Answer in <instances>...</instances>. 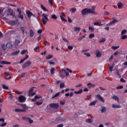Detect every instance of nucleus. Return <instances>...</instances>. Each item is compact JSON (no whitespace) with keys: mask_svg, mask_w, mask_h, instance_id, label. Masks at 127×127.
<instances>
[{"mask_svg":"<svg viewBox=\"0 0 127 127\" xmlns=\"http://www.w3.org/2000/svg\"><path fill=\"white\" fill-rule=\"evenodd\" d=\"M42 21L44 25L46 24L47 22L49 21L48 16L49 15L45 13H43L42 15Z\"/></svg>","mask_w":127,"mask_h":127,"instance_id":"nucleus-1","label":"nucleus"},{"mask_svg":"<svg viewBox=\"0 0 127 127\" xmlns=\"http://www.w3.org/2000/svg\"><path fill=\"white\" fill-rule=\"evenodd\" d=\"M91 12V11L90 8H84L81 11V14L82 15H86L87 14H90Z\"/></svg>","mask_w":127,"mask_h":127,"instance_id":"nucleus-2","label":"nucleus"},{"mask_svg":"<svg viewBox=\"0 0 127 127\" xmlns=\"http://www.w3.org/2000/svg\"><path fill=\"white\" fill-rule=\"evenodd\" d=\"M18 100L20 103H24L26 101V97L23 95H21L19 96Z\"/></svg>","mask_w":127,"mask_h":127,"instance_id":"nucleus-3","label":"nucleus"},{"mask_svg":"<svg viewBox=\"0 0 127 127\" xmlns=\"http://www.w3.org/2000/svg\"><path fill=\"white\" fill-rule=\"evenodd\" d=\"M17 11L18 12V15L17 17L20 18L21 20H23L24 17L23 14H22V11L19 8H17Z\"/></svg>","mask_w":127,"mask_h":127,"instance_id":"nucleus-4","label":"nucleus"},{"mask_svg":"<svg viewBox=\"0 0 127 127\" xmlns=\"http://www.w3.org/2000/svg\"><path fill=\"white\" fill-rule=\"evenodd\" d=\"M31 62L30 61H28L25 64H23V65L22 66V68L23 69H25L28 67H30V65H31Z\"/></svg>","mask_w":127,"mask_h":127,"instance_id":"nucleus-5","label":"nucleus"},{"mask_svg":"<svg viewBox=\"0 0 127 127\" xmlns=\"http://www.w3.org/2000/svg\"><path fill=\"white\" fill-rule=\"evenodd\" d=\"M22 119L26 122H29V124H31L33 123V120H32L31 118L29 117H22Z\"/></svg>","mask_w":127,"mask_h":127,"instance_id":"nucleus-6","label":"nucleus"},{"mask_svg":"<svg viewBox=\"0 0 127 127\" xmlns=\"http://www.w3.org/2000/svg\"><path fill=\"white\" fill-rule=\"evenodd\" d=\"M50 107L51 108L57 109L59 107V105L58 103H52L50 104Z\"/></svg>","mask_w":127,"mask_h":127,"instance_id":"nucleus-7","label":"nucleus"},{"mask_svg":"<svg viewBox=\"0 0 127 127\" xmlns=\"http://www.w3.org/2000/svg\"><path fill=\"white\" fill-rule=\"evenodd\" d=\"M96 98L102 103H105V100H104L103 98L101 96L100 94H97Z\"/></svg>","mask_w":127,"mask_h":127,"instance_id":"nucleus-8","label":"nucleus"},{"mask_svg":"<svg viewBox=\"0 0 127 127\" xmlns=\"http://www.w3.org/2000/svg\"><path fill=\"white\" fill-rule=\"evenodd\" d=\"M118 22L119 20L113 18V21H111L109 24H107V26H108V25H112L113 24H114L115 23H118Z\"/></svg>","mask_w":127,"mask_h":127,"instance_id":"nucleus-9","label":"nucleus"},{"mask_svg":"<svg viewBox=\"0 0 127 127\" xmlns=\"http://www.w3.org/2000/svg\"><path fill=\"white\" fill-rule=\"evenodd\" d=\"M29 57V56H28V55H26L25 58H24L23 59H21L20 62H19V64H21L22 63H23V62H24V61H25V60L28 59V58Z\"/></svg>","mask_w":127,"mask_h":127,"instance_id":"nucleus-10","label":"nucleus"},{"mask_svg":"<svg viewBox=\"0 0 127 127\" xmlns=\"http://www.w3.org/2000/svg\"><path fill=\"white\" fill-rule=\"evenodd\" d=\"M20 30L22 32L23 35L25 36V34H27V32L26 31V30L24 28V27H21Z\"/></svg>","mask_w":127,"mask_h":127,"instance_id":"nucleus-11","label":"nucleus"},{"mask_svg":"<svg viewBox=\"0 0 127 127\" xmlns=\"http://www.w3.org/2000/svg\"><path fill=\"white\" fill-rule=\"evenodd\" d=\"M7 23L10 25H15L16 22V21H14V20H10V21H8Z\"/></svg>","mask_w":127,"mask_h":127,"instance_id":"nucleus-12","label":"nucleus"},{"mask_svg":"<svg viewBox=\"0 0 127 127\" xmlns=\"http://www.w3.org/2000/svg\"><path fill=\"white\" fill-rule=\"evenodd\" d=\"M26 14L29 18H30L31 16L33 15L32 12H31L30 11L27 10L26 11Z\"/></svg>","mask_w":127,"mask_h":127,"instance_id":"nucleus-13","label":"nucleus"},{"mask_svg":"<svg viewBox=\"0 0 127 127\" xmlns=\"http://www.w3.org/2000/svg\"><path fill=\"white\" fill-rule=\"evenodd\" d=\"M95 55H96L97 58H99L101 57V54L100 52V51L98 50H96V51L95 52Z\"/></svg>","mask_w":127,"mask_h":127,"instance_id":"nucleus-14","label":"nucleus"},{"mask_svg":"<svg viewBox=\"0 0 127 127\" xmlns=\"http://www.w3.org/2000/svg\"><path fill=\"white\" fill-rule=\"evenodd\" d=\"M1 64H3L4 65H10V64H11V63H10L9 62H6L4 61H2L1 62Z\"/></svg>","mask_w":127,"mask_h":127,"instance_id":"nucleus-15","label":"nucleus"},{"mask_svg":"<svg viewBox=\"0 0 127 127\" xmlns=\"http://www.w3.org/2000/svg\"><path fill=\"white\" fill-rule=\"evenodd\" d=\"M6 44H7V48H8V49H10L12 48V47L13 46L12 44H11V43L10 42H8Z\"/></svg>","mask_w":127,"mask_h":127,"instance_id":"nucleus-16","label":"nucleus"},{"mask_svg":"<svg viewBox=\"0 0 127 127\" xmlns=\"http://www.w3.org/2000/svg\"><path fill=\"white\" fill-rule=\"evenodd\" d=\"M112 108L116 109H120L121 108V106L120 105L113 104Z\"/></svg>","mask_w":127,"mask_h":127,"instance_id":"nucleus-17","label":"nucleus"},{"mask_svg":"<svg viewBox=\"0 0 127 127\" xmlns=\"http://www.w3.org/2000/svg\"><path fill=\"white\" fill-rule=\"evenodd\" d=\"M117 6L119 9H121L123 6V4L121 1H119L117 4Z\"/></svg>","mask_w":127,"mask_h":127,"instance_id":"nucleus-18","label":"nucleus"},{"mask_svg":"<svg viewBox=\"0 0 127 127\" xmlns=\"http://www.w3.org/2000/svg\"><path fill=\"white\" fill-rule=\"evenodd\" d=\"M97 102V100H95V101H93L92 102H91L90 103H89V105L90 106H95L96 103Z\"/></svg>","mask_w":127,"mask_h":127,"instance_id":"nucleus-19","label":"nucleus"},{"mask_svg":"<svg viewBox=\"0 0 127 127\" xmlns=\"http://www.w3.org/2000/svg\"><path fill=\"white\" fill-rule=\"evenodd\" d=\"M26 112V110L24 109H16V112Z\"/></svg>","mask_w":127,"mask_h":127,"instance_id":"nucleus-20","label":"nucleus"},{"mask_svg":"<svg viewBox=\"0 0 127 127\" xmlns=\"http://www.w3.org/2000/svg\"><path fill=\"white\" fill-rule=\"evenodd\" d=\"M82 91H83V90L81 89H79V90H78V91H75L74 92V94H81V93L82 92Z\"/></svg>","mask_w":127,"mask_h":127,"instance_id":"nucleus-21","label":"nucleus"},{"mask_svg":"<svg viewBox=\"0 0 127 127\" xmlns=\"http://www.w3.org/2000/svg\"><path fill=\"white\" fill-rule=\"evenodd\" d=\"M30 36L31 37H33V36H34V32H33V30L32 29H30Z\"/></svg>","mask_w":127,"mask_h":127,"instance_id":"nucleus-22","label":"nucleus"},{"mask_svg":"<svg viewBox=\"0 0 127 127\" xmlns=\"http://www.w3.org/2000/svg\"><path fill=\"white\" fill-rule=\"evenodd\" d=\"M115 66V64H112V65L109 67V71L110 72L113 71V68Z\"/></svg>","mask_w":127,"mask_h":127,"instance_id":"nucleus-23","label":"nucleus"},{"mask_svg":"<svg viewBox=\"0 0 127 127\" xmlns=\"http://www.w3.org/2000/svg\"><path fill=\"white\" fill-rule=\"evenodd\" d=\"M80 29H81L80 27H74L73 28L74 31L75 32H79Z\"/></svg>","mask_w":127,"mask_h":127,"instance_id":"nucleus-24","label":"nucleus"},{"mask_svg":"<svg viewBox=\"0 0 127 127\" xmlns=\"http://www.w3.org/2000/svg\"><path fill=\"white\" fill-rule=\"evenodd\" d=\"M55 67H52L51 70H50V72L51 75H54L55 73Z\"/></svg>","mask_w":127,"mask_h":127,"instance_id":"nucleus-25","label":"nucleus"},{"mask_svg":"<svg viewBox=\"0 0 127 127\" xmlns=\"http://www.w3.org/2000/svg\"><path fill=\"white\" fill-rule=\"evenodd\" d=\"M53 57V55L49 54L47 56H46V60H50V59H52Z\"/></svg>","mask_w":127,"mask_h":127,"instance_id":"nucleus-26","label":"nucleus"},{"mask_svg":"<svg viewBox=\"0 0 127 127\" xmlns=\"http://www.w3.org/2000/svg\"><path fill=\"white\" fill-rule=\"evenodd\" d=\"M95 6H92V9H91V12H90V14H95Z\"/></svg>","mask_w":127,"mask_h":127,"instance_id":"nucleus-27","label":"nucleus"},{"mask_svg":"<svg viewBox=\"0 0 127 127\" xmlns=\"http://www.w3.org/2000/svg\"><path fill=\"white\" fill-rule=\"evenodd\" d=\"M64 72H65V76L68 77V76H69V73H68L67 71H66V70H65V69H62L61 70V72H64Z\"/></svg>","mask_w":127,"mask_h":127,"instance_id":"nucleus-28","label":"nucleus"},{"mask_svg":"<svg viewBox=\"0 0 127 127\" xmlns=\"http://www.w3.org/2000/svg\"><path fill=\"white\" fill-rule=\"evenodd\" d=\"M60 92H57V93L55 94V95H54V96H53L52 97V98L53 99V98H55L56 97H58L59 96H60Z\"/></svg>","mask_w":127,"mask_h":127,"instance_id":"nucleus-29","label":"nucleus"},{"mask_svg":"<svg viewBox=\"0 0 127 127\" xmlns=\"http://www.w3.org/2000/svg\"><path fill=\"white\" fill-rule=\"evenodd\" d=\"M1 47L3 50H6V49L7 48V44H2Z\"/></svg>","mask_w":127,"mask_h":127,"instance_id":"nucleus-30","label":"nucleus"},{"mask_svg":"<svg viewBox=\"0 0 127 127\" xmlns=\"http://www.w3.org/2000/svg\"><path fill=\"white\" fill-rule=\"evenodd\" d=\"M106 111V108L105 106H102L101 107V112L102 113Z\"/></svg>","mask_w":127,"mask_h":127,"instance_id":"nucleus-31","label":"nucleus"},{"mask_svg":"<svg viewBox=\"0 0 127 127\" xmlns=\"http://www.w3.org/2000/svg\"><path fill=\"white\" fill-rule=\"evenodd\" d=\"M106 41V38H102V39L99 40V43H104Z\"/></svg>","mask_w":127,"mask_h":127,"instance_id":"nucleus-32","label":"nucleus"},{"mask_svg":"<svg viewBox=\"0 0 127 127\" xmlns=\"http://www.w3.org/2000/svg\"><path fill=\"white\" fill-rule=\"evenodd\" d=\"M83 38H85V35H83L81 37H79L78 38V41H81Z\"/></svg>","mask_w":127,"mask_h":127,"instance_id":"nucleus-33","label":"nucleus"},{"mask_svg":"<svg viewBox=\"0 0 127 127\" xmlns=\"http://www.w3.org/2000/svg\"><path fill=\"white\" fill-rule=\"evenodd\" d=\"M41 7L44 11H48V9H47L42 4L41 5Z\"/></svg>","mask_w":127,"mask_h":127,"instance_id":"nucleus-34","label":"nucleus"},{"mask_svg":"<svg viewBox=\"0 0 127 127\" xmlns=\"http://www.w3.org/2000/svg\"><path fill=\"white\" fill-rule=\"evenodd\" d=\"M76 8H72L70 10V12H71L72 13H73L76 12Z\"/></svg>","mask_w":127,"mask_h":127,"instance_id":"nucleus-35","label":"nucleus"},{"mask_svg":"<svg viewBox=\"0 0 127 127\" xmlns=\"http://www.w3.org/2000/svg\"><path fill=\"white\" fill-rule=\"evenodd\" d=\"M87 85L89 88L95 87V84H92L91 83H88Z\"/></svg>","mask_w":127,"mask_h":127,"instance_id":"nucleus-36","label":"nucleus"},{"mask_svg":"<svg viewBox=\"0 0 127 127\" xmlns=\"http://www.w3.org/2000/svg\"><path fill=\"white\" fill-rule=\"evenodd\" d=\"M2 87L4 90H8V86H6L4 84H2Z\"/></svg>","mask_w":127,"mask_h":127,"instance_id":"nucleus-37","label":"nucleus"},{"mask_svg":"<svg viewBox=\"0 0 127 127\" xmlns=\"http://www.w3.org/2000/svg\"><path fill=\"white\" fill-rule=\"evenodd\" d=\"M116 73L117 75H118L119 76V77L120 78H121V75L119 73V70L118 69H117L116 70Z\"/></svg>","mask_w":127,"mask_h":127,"instance_id":"nucleus-38","label":"nucleus"},{"mask_svg":"<svg viewBox=\"0 0 127 127\" xmlns=\"http://www.w3.org/2000/svg\"><path fill=\"white\" fill-rule=\"evenodd\" d=\"M113 98L114 100H115L116 101H118L119 100V97L116 95H114V96L113 97Z\"/></svg>","mask_w":127,"mask_h":127,"instance_id":"nucleus-39","label":"nucleus"},{"mask_svg":"<svg viewBox=\"0 0 127 127\" xmlns=\"http://www.w3.org/2000/svg\"><path fill=\"white\" fill-rule=\"evenodd\" d=\"M9 33L10 34H15V33H16V30H13L10 31Z\"/></svg>","mask_w":127,"mask_h":127,"instance_id":"nucleus-40","label":"nucleus"},{"mask_svg":"<svg viewBox=\"0 0 127 127\" xmlns=\"http://www.w3.org/2000/svg\"><path fill=\"white\" fill-rule=\"evenodd\" d=\"M9 12L10 13V15L14 17V15H13V12L11 9H9Z\"/></svg>","mask_w":127,"mask_h":127,"instance_id":"nucleus-41","label":"nucleus"},{"mask_svg":"<svg viewBox=\"0 0 127 127\" xmlns=\"http://www.w3.org/2000/svg\"><path fill=\"white\" fill-rule=\"evenodd\" d=\"M94 36H95V35H94V33H91L89 35V39H92V38H94Z\"/></svg>","mask_w":127,"mask_h":127,"instance_id":"nucleus-42","label":"nucleus"},{"mask_svg":"<svg viewBox=\"0 0 127 127\" xmlns=\"http://www.w3.org/2000/svg\"><path fill=\"white\" fill-rule=\"evenodd\" d=\"M51 18H52V19H54V20H56L58 18L57 16L55 14L52 15L51 16Z\"/></svg>","mask_w":127,"mask_h":127,"instance_id":"nucleus-43","label":"nucleus"},{"mask_svg":"<svg viewBox=\"0 0 127 127\" xmlns=\"http://www.w3.org/2000/svg\"><path fill=\"white\" fill-rule=\"evenodd\" d=\"M40 50V47L39 46H37L35 48H34V51L35 52H37V50Z\"/></svg>","mask_w":127,"mask_h":127,"instance_id":"nucleus-44","label":"nucleus"},{"mask_svg":"<svg viewBox=\"0 0 127 127\" xmlns=\"http://www.w3.org/2000/svg\"><path fill=\"white\" fill-rule=\"evenodd\" d=\"M60 18L63 22H66L67 20L64 17L60 16Z\"/></svg>","mask_w":127,"mask_h":127,"instance_id":"nucleus-45","label":"nucleus"},{"mask_svg":"<svg viewBox=\"0 0 127 127\" xmlns=\"http://www.w3.org/2000/svg\"><path fill=\"white\" fill-rule=\"evenodd\" d=\"M94 25L101 26L102 25V24L99 23L98 22H96L94 23Z\"/></svg>","mask_w":127,"mask_h":127,"instance_id":"nucleus-46","label":"nucleus"},{"mask_svg":"<svg viewBox=\"0 0 127 127\" xmlns=\"http://www.w3.org/2000/svg\"><path fill=\"white\" fill-rule=\"evenodd\" d=\"M35 87H31V89L29 90V94L31 93V92H33L34 91Z\"/></svg>","mask_w":127,"mask_h":127,"instance_id":"nucleus-47","label":"nucleus"},{"mask_svg":"<svg viewBox=\"0 0 127 127\" xmlns=\"http://www.w3.org/2000/svg\"><path fill=\"white\" fill-rule=\"evenodd\" d=\"M120 46H113L112 47V49L114 50H116L117 49H118L119 48Z\"/></svg>","mask_w":127,"mask_h":127,"instance_id":"nucleus-48","label":"nucleus"},{"mask_svg":"<svg viewBox=\"0 0 127 127\" xmlns=\"http://www.w3.org/2000/svg\"><path fill=\"white\" fill-rule=\"evenodd\" d=\"M127 38V35H124L122 36L121 37V39L123 40H125Z\"/></svg>","mask_w":127,"mask_h":127,"instance_id":"nucleus-49","label":"nucleus"},{"mask_svg":"<svg viewBox=\"0 0 127 127\" xmlns=\"http://www.w3.org/2000/svg\"><path fill=\"white\" fill-rule=\"evenodd\" d=\"M64 86H65V84L64 82H62L60 83V88H64Z\"/></svg>","mask_w":127,"mask_h":127,"instance_id":"nucleus-50","label":"nucleus"},{"mask_svg":"<svg viewBox=\"0 0 127 127\" xmlns=\"http://www.w3.org/2000/svg\"><path fill=\"white\" fill-rule=\"evenodd\" d=\"M27 52V50H23L21 52V55H24V54H25V53H26Z\"/></svg>","mask_w":127,"mask_h":127,"instance_id":"nucleus-51","label":"nucleus"},{"mask_svg":"<svg viewBox=\"0 0 127 127\" xmlns=\"http://www.w3.org/2000/svg\"><path fill=\"white\" fill-rule=\"evenodd\" d=\"M88 29L92 32H93L94 31V28L91 26H89Z\"/></svg>","mask_w":127,"mask_h":127,"instance_id":"nucleus-52","label":"nucleus"},{"mask_svg":"<svg viewBox=\"0 0 127 127\" xmlns=\"http://www.w3.org/2000/svg\"><path fill=\"white\" fill-rule=\"evenodd\" d=\"M49 4H50V6H53L54 5L52 0H48Z\"/></svg>","mask_w":127,"mask_h":127,"instance_id":"nucleus-53","label":"nucleus"},{"mask_svg":"<svg viewBox=\"0 0 127 127\" xmlns=\"http://www.w3.org/2000/svg\"><path fill=\"white\" fill-rule=\"evenodd\" d=\"M124 88V86L123 85L118 86L116 87L117 89H122Z\"/></svg>","mask_w":127,"mask_h":127,"instance_id":"nucleus-54","label":"nucleus"},{"mask_svg":"<svg viewBox=\"0 0 127 127\" xmlns=\"http://www.w3.org/2000/svg\"><path fill=\"white\" fill-rule=\"evenodd\" d=\"M35 94H36V93H35V92H33L32 93H29V96H34L35 95Z\"/></svg>","mask_w":127,"mask_h":127,"instance_id":"nucleus-55","label":"nucleus"},{"mask_svg":"<svg viewBox=\"0 0 127 127\" xmlns=\"http://www.w3.org/2000/svg\"><path fill=\"white\" fill-rule=\"evenodd\" d=\"M21 106L22 107H23V108L24 109H26L27 108V106H26V104H20Z\"/></svg>","mask_w":127,"mask_h":127,"instance_id":"nucleus-56","label":"nucleus"},{"mask_svg":"<svg viewBox=\"0 0 127 127\" xmlns=\"http://www.w3.org/2000/svg\"><path fill=\"white\" fill-rule=\"evenodd\" d=\"M86 122L89 124H90L91 123V120L90 119H86L85 120Z\"/></svg>","mask_w":127,"mask_h":127,"instance_id":"nucleus-57","label":"nucleus"},{"mask_svg":"<svg viewBox=\"0 0 127 127\" xmlns=\"http://www.w3.org/2000/svg\"><path fill=\"white\" fill-rule=\"evenodd\" d=\"M7 123H2L0 125V127H5V126H6Z\"/></svg>","mask_w":127,"mask_h":127,"instance_id":"nucleus-58","label":"nucleus"},{"mask_svg":"<svg viewBox=\"0 0 127 127\" xmlns=\"http://www.w3.org/2000/svg\"><path fill=\"white\" fill-rule=\"evenodd\" d=\"M68 49L70 51H71L73 50V47L72 46H68Z\"/></svg>","mask_w":127,"mask_h":127,"instance_id":"nucleus-59","label":"nucleus"},{"mask_svg":"<svg viewBox=\"0 0 127 127\" xmlns=\"http://www.w3.org/2000/svg\"><path fill=\"white\" fill-rule=\"evenodd\" d=\"M84 54V55H86L87 57H90L91 56L89 53H85Z\"/></svg>","mask_w":127,"mask_h":127,"instance_id":"nucleus-60","label":"nucleus"},{"mask_svg":"<svg viewBox=\"0 0 127 127\" xmlns=\"http://www.w3.org/2000/svg\"><path fill=\"white\" fill-rule=\"evenodd\" d=\"M126 32H127V30L124 29V30H123L121 32V34H122V35L125 34L126 33Z\"/></svg>","mask_w":127,"mask_h":127,"instance_id":"nucleus-61","label":"nucleus"},{"mask_svg":"<svg viewBox=\"0 0 127 127\" xmlns=\"http://www.w3.org/2000/svg\"><path fill=\"white\" fill-rule=\"evenodd\" d=\"M36 105L39 106L42 104V102H38L37 101L36 102Z\"/></svg>","mask_w":127,"mask_h":127,"instance_id":"nucleus-62","label":"nucleus"},{"mask_svg":"<svg viewBox=\"0 0 127 127\" xmlns=\"http://www.w3.org/2000/svg\"><path fill=\"white\" fill-rule=\"evenodd\" d=\"M60 16H62L63 17H65L66 15L64 12H62L61 13V15H60Z\"/></svg>","mask_w":127,"mask_h":127,"instance_id":"nucleus-63","label":"nucleus"},{"mask_svg":"<svg viewBox=\"0 0 127 127\" xmlns=\"http://www.w3.org/2000/svg\"><path fill=\"white\" fill-rule=\"evenodd\" d=\"M9 99H10V100H12V93H10Z\"/></svg>","mask_w":127,"mask_h":127,"instance_id":"nucleus-64","label":"nucleus"}]
</instances>
